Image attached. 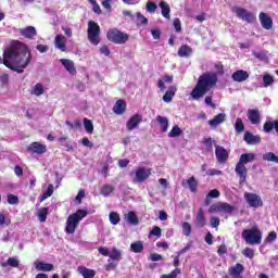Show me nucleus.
<instances>
[{
    "instance_id": "f257e3e1",
    "label": "nucleus",
    "mask_w": 278,
    "mask_h": 278,
    "mask_svg": "<svg viewBox=\"0 0 278 278\" xmlns=\"http://www.w3.org/2000/svg\"><path fill=\"white\" fill-rule=\"evenodd\" d=\"M31 62V52L25 43L21 41H12L10 47L5 48L3 51V58H0V64L14 71L15 73H24L25 68Z\"/></svg>"
},
{
    "instance_id": "f03ea898",
    "label": "nucleus",
    "mask_w": 278,
    "mask_h": 278,
    "mask_svg": "<svg viewBox=\"0 0 278 278\" xmlns=\"http://www.w3.org/2000/svg\"><path fill=\"white\" fill-rule=\"evenodd\" d=\"M216 84H218V75L214 72H206L198 78V83L192 89L190 97L193 101H199L200 99H203Z\"/></svg>"
},
{
    "instance_id": "7ed1b4c3",
    "label": "nucleus",
    "mask_w": 278,
    "mask_h": 278,
    "mask_svg": "<svg viewBox=\"0 0 278 278\" xmlns=\"http://www.w3.org/2000/svg\"><path fill=\"white\" fill-rule=\"evenodd\" d=\"M251 162H255L254 153H243L239 157V162L236 164L235 172L239 177V185L244 186L247 184V175L249 170L247 169V164H251Z\"/></svg>"
},
{
    "instance_id": "20e7f679",
    "label": "nucleus",
    "mask_w": 278,
    "mask_h": 278,
    "mask_svg": "<svg viewBox=\"0 0 278 278\" xmlns=\"http://www.w3.org/2000/svg\"><path fill=\"white\" fill-rule=\"evenodd\" d=\"M88 216V211L77 210L74 214L70 215L66 220L65 232L73 235L75 229L79 227V222Z\"/></svg>"
},
{
    "instance_id": "39448f33",
    "label": "nucleus",
    "mask_w": 278,
    "mask_h": 278,
    "mask_svg": "<svg viewBox=\"0 0 278 278\" xmlns=\"http://www.w3.org/2000/svg\"><path fill=\"white\" fill-rule=\"evenodd\" d=\"M241 238L251 247L262 244V230L258 228L243 229L241 232Z\"/></svg>"
},
{
    "instance_id": "423d86ee",
    "label": "nucleus",
    "mask_w": 278,
    "mask_h": 278,
    "mask_svg": "<svg viewBox=\"0 0 278 278\" xmlns=\"http://www.w3.org/2000/svg\"><path fill=\"white\" fill-rule=\"evenodd\" d=\"M87 38L91 45L97 47L101 42V27L94 21L88 22Z\"/></svg>"
},
{
    "instance_id": "0eeeda50",
    "label": "nucleus",
    "mask_w": 278,
    "mask_h": 278,
    "mask_svg": "<svg viewBox=\"0 0 278 278\" xmlns=\"http://www.w3.org/2000/svg\"><path fill=\"white\" fill-rule=\"evenodd\" d=\"M106 38L114 45H125L129 40V34L123 33L117 28H111L106 33Z\"/></svg>"
},
{
    "instance_id": "6e6552de",
    "label": "nucleus",
    "mask_w": 278,
    "mask_h": 278,
    "mask_svg": "<svg viewBox=\"0 0 278 278\" xmlns=\"http://www.w3.org/2000/svg\"><path fill=\"white\" fill-rule=\"evenodd\" d=\"M236 207L227 202H217L210 206V214L222 213V214H233Z\"/></svg>"
},
{
    "instance_id": "1a4fd4ad",
    "label": "nucleus",
    "mask_w": 278,
    "mask_h": 278,
    "mask_svg": "<svg viewBox=\"0 0 278 278\" xmlns=\"http://www.w3.org/2000/svg\"><path fill=\"white\" fill-rule=\"evenodd\" d=\"M131 175H135L132 179L134 184H144L151 177V168L138 167L135 172L130 173Z\"/></svg>"
},
{
    "instance_id": "9d476101",
    "label": "nucleus",
    "mask_w": 278,
    "mask_h": 278,
    "mask_svg": "<svg viewBox=\"0 0 278 278\" xmlns=\"http://www.w3.org/2000/svg\"><path fill=\"white\" fill-rule=\"evenodd\" d=\"M241 21H244L245 23H255V14L250 12L249 10L240 7H235L232 10Z\"/></svg>"
},
{
    "instance_id": "9b49d317",
    "label": "nucleus",
    "mask_w": 278,
    "mask_h": 278,
    "mask_svg": "<svg viewBox=\"0 0 278 278\" xmlns=\"http://www.w3.org/2000/svg\"><path fill=\"white\" fill-rule=\"evenodd\" d=\"M244 200L250 205V207H263L264 201H262V197L257 195L256 193L245 192Z\"/></svg>"
},
{
    "instance_id": "f8f14e48",
    "label": "nucleus",
    "mask_w": 278,
    "mask_h": 278,
    "mask_svg": "<svg viewBox=\"0 0 278 278\" xmlns=\"http://www.w3.org/2000/svg\"><path fill=\"white\" fill-rule=\"evenodd\" d=\"M26 151L31 155H43V153H47V146L38 141H34L27 147Z\"/></svg>"
},
{
    "instance_id": "ddd939ff",
    "label": "nucleus",
    "mask_w": 278,
    "mask_h": 278,
    "mask_svg": "<svg viewBox=\"0 0 278 278\" xmlns=\"http://www.w3.org/2000/svg\"><path fill=\"white\" fill-rule=\"evenodd\" d=\"M247 117L251 125H260V123H262V113L258 109H249L247 112Z\"/></svg>"
},
{
    "instance_id": "4468645a",
    "label": "nucleus",
    "mask_w": 278,
    "mask_h": 278,
    "mask_svg": "<svg viewBox=\"0 0 278 278\" xmlns=\"http://www.w3.org/2000/svg\"><path fill=\"white\" fill-rule=\"evenodd\" d=\"M215 156L219 164H225L229 160V152L223 146H215Z\"/></svg>"
},
{
    "instance_id": "2eb2a0df",
    "label": "nucleus",
    "mask_w": 278,
    "mask_h": 278,
    "mask_svg": "<svg viewBox=\"0 0 278 278\" xmlns=\"http://www.w3.org/2000/svg\"><path fill=\"white\" fill-rule=\"evenodd\" d=\"M140 123H142V115L135 114L127 121L126 129H128V131H134V129H137V127L140 126Z\"/></svg>"
},
{
    "instance_id": "dca6fc26",
    "label": "nucleus",
    "mask_w": 278,
    "mask_h": 278,
    "mask_svg": "<svg viewBox=\"0 0 278 278\" xmlns=\"http://www.w3.org/2000/svg\"><path fill=\"white\" fill-rule=\"evenodd\" d=\"M207 224V220L205 219V211L203 207H200L198 210V213L195 215L194 225L199 229H203V227Z\"/></svg>"
},
{
    "instance_id": "f3484780",
    "label": "nucleus",
    "mask_w": 278,
    "mask_h": 278,
    "mask_svg": "<svg viewBox=\"0 0 278 278\" xmlns=\"http://www.w3.org/2000/svg\"><path fill=\"white\" fill-rule=\"evenodd\" d=\"M258 18L263 29H273V17L265 12H261Z\"/></svg>"
},
{
    "instance_id": "a211bd4d",
    "label": "nucleus",
    "mask_w": 278,
    "mask_h": 278,
    "mask_svg": "<svg viewBox=\"0 0 278 278\" xmlns=\"http://www.w3.org/2000/svg\"><path fill=\"white\" fill-rule=\"evenodd\" d=\"M243 140L247 144H260V142H262V137H260V135H253L251 131H245Z\"/></svg>"
},
{
    "instance_id": "6ab92c4d",
    "label": "nucleus",
    "mask_w": 278,
    "mask_h": 278,
    "mask_svg": "<svg viewBox=\"0 0 278 278\" xmlns=\"http://www.w3.org/2000/svg\"><path fill=\"white\" fill-rule=\"evenodd\" d=\"M181 186L182 188H189L190 192L194 193L199 188V182L197 181V178H194V176H191L189 179L182 180Z\"/></svg>"
},
{
    "instance_id": "aec40b11",
    "label": "nucleus",
    "mask_w": 278,
    "mask_h": 278,
    "mask_svg": "<svg viewBox=\"0 0 278 278\" xmlns=\"http://www.w3.org/2000/svg\"><path fill=\"white\" fill-rule=\"evenodd\" d=\"M126 110H127V102H125V100L123 99L117 100L113 106V112L114 114H117V116L125 114Z\"/></svg>"
},
{
    "instance_id": "412c9836",
    "label": "nucleus",
    "mask_w": 278,
    "mask_h": 278,
    "mask_svg": "<svg viewBox=\"0 0 278 278\" xmlns=\"http://www.w3.org/2000/svg\"><path fill=\"white\" fill-rule=\"evenodd\" d=\"M229 275L232 278H242V273H244V266L240 263H237L233 267L228 269Z\"/></svg>"
},
{
    "instance_id": "4be33fe9",
    "label": "nucleus",
    "mask_w": 278,
    "mask_h": 278,
    "mask_svg": "<svg viewBox=\"0 0 278 278\" xmlns=\"http://www.w3.org/2000/svg\"><path fill=\"white\" fill-rule=\"evenodd\" d=\"M232 80L238 84H242V81H247L249 79V72L244 70H238L232 74Z\"/></svg>"
},
{
    "instance_id": "5701e85b",
    "label": "nucleus",
    "mask_w": 278,
    "mask_h": 278,
    "mask_svg": "<svg viewBox=\"0 0 278 278\" xmlns=\"http://www.w3.org/2000/svg\"><path fill=\"white\" fill-rule=\"evenodd\" d=\"M20 34L28 40H31L35 36H38V31H36V27L34 26H27L25 28L20 29Z\"/></svg>"
},
{
    "instance_id": "b1692460",
    "label": "nucleus",
    "mask_w": 278,
    "mask_h": 278,
    "mask_svg": "<svg viewBox=\"0 0 278 278\" xmlns=\"http://www.w3.org/2000/svg\"><path fill=\"white\" fill-rule=\"evenodd\" d=\"M54 47L60 49L63 53L66 52V37L56 35L54 39Z\"/></svg>"
},
{
    "instance_id": "393cba45",
    "label": "nucleus",
    "mask_w": 278,
    "mask_h": 278,
    "mask_svg": "<svg viewBox=\"0 0 278 278\" xmlns=\"http://www.w3.org/2000/svg\"><path fill=\"white\" fill-rule=\"evenodd\" d=\"M175 94H177V87L172 85L167 88L165 94L163 96L164 103H170Z\"/></svg>"
},
{
    "instance_id": "a878e982",
    "label": "nucleus",
    "mask_w": 278,
    "mask_h": 278,
    "mask_svg": "<svg viewBox=\"0 0 278 278\" xmlns=\"http://www.w3.org/2000/svg\"><path fill=\"white\" fill-rule=\"evenodd\" d=\"M227 115L225 113H218L213 117V119L208 121V125L211 127H218V125H222L224 121H226Z\"/></svg>"
},
{
    "instance_id": "bb28decb",
    "label": "nucleus",
    "mask_w": 278,
    "mask_h": 278,
    "mask_svg": "<svg viewBox=\"0 0 278 278\" xmlns=\"http://www.w3.org/2000/svg\"><path fill=\"white\" fill-rule=\"evenodd\" d=\"M78 273L84 278H94L97 275V271L94 269H90L88 267L79 266Z\"/></svg>"
},
{
    "instance_id": "cd10ccee",
    "label": "nucleus",
    "mask_w": 278,
    "mask_h": 278,
    "mask_svg": "<svg viewBox=\"0 0 278 278\" xmlns=\"http://www.w3.org/2000/svg\"><path fill=\"white\" fill-rule=\"evenodd\" d=\"M36 270H41L43 273H51L53 270V264L47 262H38L35 264Z\"/></svg>"
},
{
    "instance_id": "c85d7f7f",
    "label": "nucleus",
    "mask_w": 278,
    "mask_h": 278,
    "mask_svg": "<svg viewBox=\"0 0 278 278\" xmlns=\"http://www.w3.org/2000/svg\"><path fill=\"white\" fill-rule=\"evenodd\" d=\"M60 62L68 73H77V70L75 68V63L72 60L61 59Z\"/></svg>"
},
{
    "instance_id": "c756f323",
    "label": "nucleus",
    "mask_w": 278,
    "mask_h": 278,
    "mask_svg": "<svg viewBox=\"0 0 278 278\" xmlns=\"http://www.w3.org/2000/svg\"><path fill=\"white\" fill-rule=\"evenodd\" d=\"M159 8H161V14L164 18L170 20V5L166 3V1H161L159 3Z\"/></svg>"
},
{
    "instance_id": "7c9ffc66",
    "label": "nucleus",
    "mask_w": 278,
    "mask_h": 278,
    "mask_svg": "<svg viewBox=\"0 0 278 278\" xmlns=\"http://www.w3.org/2000/svg\"><path fill=\"white\" fill-rule=\"evenodd\" d=\"M165 84H173V76L172 75H165L163 77V79L157 80V88H160V90L162 92H164V90H166V85Z\"/></svg>"
},
{
    "instance_id": "2f4dec72",
    "label": "nucleus",
    "mask_w": 278,
    "mask_h": 278,
    "mask_svg": "<svg viewBox=\"0 0 278 278\" xmlns=\"http://www.w3.org/2000/svg\"><path fill=\"white\" fill-rule=\"evenodd\" d=\"M125 220L129 223V225L136 226L140 224V219H138V215H136L134 211H130L125 215Z\"/></svg>"
},
{
    "instance_id": "473e14b6",
    "label": "nucleus",
    "mask_w": 278,
    "mask_h": 278,
    "mask_svg": "<svg viewBox=\"0 0 278 278\" xmlns=\"http://www.w3.org/2000/svg\"><path fill=\"white\" fill-rule=\"evenodd\" d=\"M179 58H190L192 55V48L188 45H184L178 49Z\"/></svg>"
},
{
    "instance_id": "72a5a7b5",
    "label": "nucleus",
    "mask_w": 278,
    "mask_h": 278,
    "mask_svg": "<svg viewBox=\"0 0 278 278\" xmlns=\"http://www.w3.org/2000/svg\"><path fill=\"white\" fill-rule=\"evenodd\" d=\"M156 122L161 127V131H163V134H166V131H168V118L162 115H159L156 116Z\"/></svg>"
},
{
    "instance_id": "f704fd0d",
    "label": "nucleus",
    "mask_w": 278,
    "mask_h": 278,
    "mask_svg": "<svg viewBox=\"0 0 278 278\" xmlns=\"http://www.w3.org/2000/svg\"><path fill=\"white\" fill-rule=\"evenodd\" d=\"M202 144L204 146L206 153H212V151H214V140H212V137H204L202 139Z\"/></svg>"
},
{
    "instance_id": "c9c22d12",
    "label": "nucleus",
    "mask_w": 278,
    "mask_h": 278,
    "mask_svg": "<svg viewBox=\"0 0 278 278\" xmlns=\"http://www.w3.org/2000/svg\"><path fill=\"white\" fill-rule=\"evenodd\" d=\"M30 94L42 97V94H45V86H42V83H37L30 90Z\"/></svg>"
},
{
    "instance_id": "e433bc0d",
    "label": "nucleus",
    "mask_w": 278,
    "mask_h": 278,
    "mask_svg": "<svg viewBox=\"0 0 278 278\" xmlns=\"http://www.w3.org/2000/svg\"><path fill=\"white\" fill-rule=\"evenodd\" d=\"M110 260H113V262H121L123 260V253L116 249L113 248L111 253L109 254Z\"/></svg>"
},
{
    "instance_id": "4c0bfd02",
    "label": "nucleus",
    "mask_w": 278,
    "mask_h": 278,
    "mask_svg": "<svg viewBox=\"0 0 278 278\" xmlns=\"http://www.w3.org/2000/svg\"><path fill=\"white\" fill-rule=\"evenodd\" d=\"M130 251L132 253H142L144 251V244L142 241H136L130 244Z\"/></svg>"
},
{
    "instance_id": "58836bf2",
    "label": "nucleus",
    "mask_w": 278,
    "mask_h": 278,
    "mask_svg": "<svg viewBox=\"0 0 278 278\" xmlns=\"http://www.w3.org/2000/svg\"><path fill=\"white\" fill-rule=\"evenodd\" d=\"M37 216L39 223H47V216H49V207L39 208Z\"/></svg>"
},
{
    "instance_id": "ea45409f",
    "label": "nucleus",
    "mask_w": 278,
    "mask_h": 278,
    "mask_svg": "<svg viewBox=\"0 0 278 278\" xmlns=\"http://www.w3.org/2000/svg\"><path fill=\"white\" fill-rule=\"evenodd\" d=\"M54 190H55V188L53 187V185H49L47 188V191L43 192L39 199L40 203H42V201H47V199H49V197H53Z\"/></svg>"
},
{
    "instance_id": "a19ab883",
    "label": "nucleus",
    "mask_w": 278,
    "mask_h": 278,
    "mask_svg": "<svg viewBox=\"0 0 278 278\" xmlns=\"http://www.w3.org/2000/svg\"><path fill=\"white\" fill-rule=\"evenodd\" d=\"M20 262L16 257H9L5 263H1L3 268L11 266V268H18Z\"/></svg>"
},
{
    "instance_id": "79ce46f5",
    "label": "nucleus",
    "mask_w": 278,
    "mask_h": 278,
    "mask_svg": "<svg viewBox=\"0 0 278 278\" xmlns=\"http://www.w3.org/2000/svg\"><path fill=\"white\" fill-rule=\"evenodd\" d=\"M114 190H116L114 188V186H112V185H104L101 188L100 194H102V197H110L112 194V192H114Z\"/></svg>"
},
{
    "instance_id": "37998d69",
    "label": "nucleus",
    "mask_w": 278,
    "mask_h": 278,
    "mask_svg": "<svg viewBox=\"0 0 278 278\" xmlns=\"http://www.w3.org/2000/svg\"><path fill=\"white\" fill-rule=\"evenodd\" d=\"M83 124L87 134H94V125L92 124V121L84 118Z\"/></svg>"
},
{
    "instance_id": "c03bdc74",
    "label": "nucleus",
    "mask_w": 278,
    "mask_h": 278,
    "mask_svg": "<svg viewBox=\"0 0 278 278\" xmlns=\"http://www.w3.org/2000/svg\"><path fill=\"white\" fill-rule=\"evenodd\" d=\"M184 134V130L177 125H175L172 130L168 132V138H179Z\"/></svg>"
},
{
    "instance_id": "a18cd8bd",
    "label": "nucleus",
    "mask_w": 278,
    "mask_h": 278,
    "mask_svg": "<svg viewBox=\"0 0 278 278\" xmlns=\"http://www.w3.org/2000/svg\"><path fill=\"white\" fill-rule=\"evenodd\" d=\"M263 160L265 162H275V164H278V156L273 152H267L263 154Z\"/></svg>"
},
{
    "instance_id": "49530a36",
    "label": "nucleus",
    "mask_w": 278,
    "mask_h": 278,
    "mask_svg": "<svg viewBox=\"0 0 278 278\" xmlns=\"http://www.w3.org/2000/svg\"><path fill=\"white\" fill-rule=\"evenodd\" d=\"M273 84H275V78L270 74H265L263 76L264 88H268V86H273Z\"/></svg>"
},
{
    "instance_id": "de8ad7c7",
    "label": "nucleus",
    "mask_w": 278,
    "mask_h": 278,
    "mask_svg": "<svg viewBox=\"0 0 278 278\" xmlns=\"http://www.w3.org/2000/svg\"><path fill=\"white\" fill-rule=\"evenodd\" d=\"M218 197H220V191H218L217 189L211 190V191L206 194L205 205H210L208 199H218Z\"/></svg>"
},
{
    "instance_id": "09e8293b",
    "label": "nucleus",
    "mask_w": 278,
    "mask_h": 278,
    "mask_svg": "<svg viewBox=\"0 0 278 278\" xmlns=\"http://www.w3.org/2000/svg\"><path fill=\"white\" fill-rule=\"evenodd\" d=\"M235 131L237 134H242L244 131V122H242V118L238 117L235 123Z\"/></svg>"
},
{
    "instance_id": "8fccbe9b",
    "label": "nucleus",
    "mask_w": 278,
    "mask_h": 278,
    "mask_svg": "<svg viewBox=\"0 0 278 278\" xmlns=\"http://www.w3.org/2000/svg\"><path fill=\"white\" fill-rule=\"evenodd\" d=\"M109 218L112 225H117L121 223V215H118L116 212H111Z\"/></svg>"
},
{
    "instance_id": "3c124183",
    "label": "nucleus",
    "mask_w": 278,
    "mask_h": 278,
    "mask_svg": "<svg viewBox=\"0 0 278 278\" xmlns=\"http://www.w3.org/2000/svg\"><path fill=\"white\" fill-rule=\"evenodd\" d=\"M153 236H155L156 238H162V228H160V226H154L150 231L148 238H153Z\"/></svg>"
},
{
    "instance_id": "603ef678",
    "label": "nucleus",
    "mask_w": 278,
    "mask_h": 278,
    "mask_svg": "<svg viewBox=\"0 0 278 278\" xmlns=\"http://www.w3.org/2000/svg\"><path fill=\"white\" fill-rule=\"evenodd\" d=\"M146 10L150 14H155V11L157 10V4L153 1H148L146 4Z\"/></svg>"
},
{
    "instance_id": "864d4df0",
    "label": "nucleus",
    "mask_w": 278,
    "mask_h": 278,
    "mask_svg": "<svg viewBox=\"0 0 278 278\" xmlns=\"http://www.w3.org/2000/svg\"><path fill=\"white\" fill-rule=\"evenodd\" d=\"M275 129V122L266 121L263 125V130L265 134H270Z\"/></svg>"
},
{
    "instance_id": "5fc2aeb1",
    "label": "nucleus",
    "mask_w": 278,
    "mask_h": 278,
    "mask_svg": "<svg viewBox=\"0 0 278 278\" xmlns=\"http://www.w3.org/2000/svg\"><path fill=\"white\" fill-rule=\"evenodd\" d=\"M7 201L9 205H18V195H14L12 193H9L7 195Z\"/></svg>"
},
{
    "instance_id": "6e6d98bb",
    "label": "nucleus",
    "mask_w": 278,
    "mask_h": 278,
    "mask_svg": "<svg viewBox=\"0 0 278 278\" xmlns=\"http://www.w3.org/2000/svg\"><path fill=\"white\" fill-rule=\"evenodd\" d=\"M181 227L185 236L188 237L192 233V226L190 225V223L184 222Z\"/></svg>"
},
{
    "instance_id": "4d7b16f0",
    "label": "nucleus",
    "mask_w": 278,
    "mask_h": 278,
    "mask_svg": "<svg viewBox=\"0 0 278 278\" xmlns=\"http://www.w3.org/2000/svg\"><path fill=\"white\" fill-rule=\"evenodd\" d=\"M177 275H181L180 268H176L172 270L169 274L162 275L161 278H176Z\"/></svg>"
},
{
    "instance_id": "13d9d810",
    "label": "nucleus",
    "mask_w": 278,
    "mask_h": 278,
    "mask_svg": "<svg viewBox=\"0 0 278 278\" xmlns=\"http://www.w3.org/2000/svg\"><path fill=\"white\" fill-rule=\"evenodd\" d=\"M136 16L140 25H149V18H147L142 13L137 12Z\"/></svg>"
},
{
    "instance_id": "bf43d9fd",
    "label": "nucleus",
    "mask_w": 278,
    "mask_h": 278,
    "mask_svg": "<svg viewBox=\"0 0 278 278\" xmlns=\"http://www.w3.org/2000/svg\"><path fill=\"white\" fill-rule=\"evenodd\" d=\"M242 255H244V257H249V260H253V257H255V251L251 248H245L242 251Z\"/></svg>"
},
{
    "instance_id": "052dcab7",
    "label": "nucleus",
    "mask_w": 278,
    "mask_h": 278,
    "mask_svg": "<svg viewBox=\"0 0 278 278\" xmlns=\"http://www.w3.org/2000/svg\"><path fill=\"white\" fill-rule=\"evenodd\" d=\"M86 197V191L80 189L75 198V201L78 205H81V200Z\"/></svg>"
},
{
    "instance_id": "680f3d73",
    "label": "nucleus",
    "mask_w": 278,
    "mask_h": 278,
    "mask_svg": "<svg viewBox=\"0 0 278 278\" xmlns=\"http://www.w3.org/2000/svg\"><path fill=\"white\" fill-rule=\"evenodd\" d=\"M219 225H220V218H218L216 216H212L211 217V227H212V229L218 228Z\"/></svg>"
},
{
    "instance_id": "e2e57ef3",
    "label": "nucleus",
    "mask_w": 278,
    "mask_h": 278,
    "mask_svg": "<svg viewBox=\"0 0 278 278\" xmlns=\"http://www.w3.org/2000/svg\"><path fill=\"white\" fill-rule=\"evenodd\" d=\"M174 28L176 30L177 34H181V20H179L178 17L174 18Z\"/></svg>"
},
{
    "instance_id": "0e129e2a",
    "label": "nucleus",
    "mask_w": 278,
    "mask_h": 278,
    "mask_svg": "<svg viewBox=\"0 0 278 278\" xmlns=\"http://www.w3.org/2000/svg\"><path fill=\"white\" fill-rule=\"evenodd\" d=\"M92 5V11L94 12V14L101 15L103 12L101 11V7L99 5V3H97V0L91 3Z\"/></svg>"
},
{
    "instance_id": "69168bd1",
    "label": "nucleus",
    "mask_w": 278,
    "mask_h": 278,
    "mask_svg": "<svg viewBox=\"0 0 278 278\" xmlns=\"http://www.w3.org/2000/svg\"><path fill=\"white\" fill-rule=\"evenodd\" d=\"M81 144L83 147H88V149H92L94 147V143H92V141L86 137L81 139Z\"/></svg>"
},
{
    "instance_id": "338daca9",
    "label": "nucleus",
    "mask_w": 278,
    "mask_h": 278,
    "mask_svg": "<svg viewBox=\"0 0 278 278\" xmlns=\"http://www.w3.org/2000/svg\"><path fill=\"white\" fill-rule=\"evenodd\" d=\"M227 253V244L222 243L217 249V254L223 256Z\"/></svg>"
},
{
    "instance_id": "774afa93",
    "label": "nucleus",
    "mask_w": 278,
    "mask_h": 278,
    "mask_svg": "<svg viewBox=\"0 0 278 278\" xmlns=\"http://www.w3.org/2000/svg\"><path fill=\"white\" fill-rule=\"evenodd\" d=\"M267 242H275L277 240V232L270 231L266 238Z\"/></svg>"
}]
</instances>
